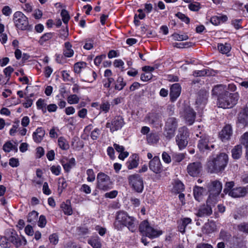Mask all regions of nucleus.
<instances>
[{
    "label": "nucleus",
    "mask_w": 248,
    "mask_h": 248,
    "mask_svg": "<svg viewBox=\"0 0 248 248\" xmlns=\"http://www.w3.org/2000/svg\"><path fill=\"white\" fill-rule=\"evenodd\" d=\"M114 227L118 230H122L124 227H126L130 231L134 232L137 228L136 219L129 216L125 211H118L116 215Z\"/></svg>",
    "instance_id": "1"
},
{
    "label": "nucleus",
    "mask_w": 248,
    "mask_h": 248,
    "mask_svg": "<svg viewBox=\"0 0 248 248\" xmlns=\"http://www.w3.org/2000/svg\"><path fill=\"white\" fill-rule=\"evenodd\" d=\"M228 156L225 153L209 156L206 167L208 171L212 173H218L223 170L228 162Z\"/></svg>",
    "instance_id": "2"
},
{
    "label": "nucleus",
    "mask_w": 248,
    "mask_h": 248,
    "mask_svg": "<svg viewBox=\"0 0 248 248\" xmlns=\"http://www.w3.org/2000/svg\"><path fill=\"white\" fill-rule=\"evenodd\" d=\"M239 98L238 93H230L226 92L217 98V105L219 108H229L233 107Z\"/></svg>",
    "instance_id": "3"
},
{
    "label": "nucleus",
    "mask_w": 248,
    "mask_h": 248,
    "mask_svg": "<svg viewBox=\"0 0 248 248\" xmlns=\"http://www.w3.org/2000/svg\"><path fill=\"white\" fill-rule=\"evenodd\" d=\"M140 233L150 238H155L162 234V231L153 228L147 220L141 222L139 227Z\"/></svg>",
    "instance_id": "4"
},
{
    "label": "nucleus",
    "mask_w": 248,
    "mask_h": 248,
    "mask_svg": "<svg viewBox=\"0 0 248 248\" xmlns=\"http://www.w3.org/2000/svg\"><path fill=\"white\" fill-rule=\"evenodd\" d=\"M222 188L221 183L217 180L213 181L209 186L210 194L207 199L208 203H216L219 198V194Z\"/></svg>",
    "instance_id": "5"
},
{
    "label": "nucleus",
    "mask_w": 248,
    "mask_h": 248,
    "mask_svg": "<svg viewBox=\"0 0 248 248\" xmlns=\"http://www.w3.org/2000/svg\"><path fill=\"white\" fill-rule=\"evenodd\" d=\"M189 132L186 127H182L179 129V133L176 137V141L179 149L185 148L188 143Z\"/></svg>",
    "instance_id": "6"
},
{
    "label": "nucleus",
    "mask_w": 248,
    "mask_h": 248,
    "mask_svg": "<svg viewBox=\"0 0 248 248\" xmlns=\"http://www.w3.org/2000/svg\"><path fill=\"white\" fill-rule=\"evenodd\" d=\"M15 26L18 29L25 30L29 25L28 18L21 12H16L13 16Z\"/></svg>",
    "instance_id": "7"
},
{
    "label": "nucleus",
    "mask_w": 248,
    "mask_h": 248,
    "mask_svg": "<svg viewBox=\"0 0 248 248\" xmlns=\"http://www.w3.org/2000/svg\"><path fill=\"white\" fill-rule=\"evenodd\" d=\"M130 185L137 192L140 193L143 189V182L141 176L137 174L131 175L128 177Z\"/></svg>",
    "instance_id": "8"
},
{
    "label": "nucleus",
    "mask_w": 248,
    "mask_h": 248,
    "mask_svg": "<svg viewBox=\"0 0 248 248\" xmlns=\"http://www.w3.org/2000/svg\"><path fill=\"white\" fill-rule=\"evenodd\" d=\"M97 187L103 190H107L111 188V182L110 177L103 172L99 173L97 175Z\"/></svg>",
    "instance_id": "9"
},
{
    "label": "nucleus",
    "mask_w": 248,
    "mask_h": 248,
    "mask_svg": "<svg viewBox=\"0 0 248 248\" xmlns=\"http://www.w3.org/2000/svg\"><path fill=\"white\" fill-rule=\"evenodd\" d=\"M177 127V122L174 117L169 118L165 126V135L169 139H170L174 135L175 131Z\"/></svg>",
    "instance_id": "10"
},
{
    "label": "nucleus",
    "mask_w": 248,
    "mask_h": 248,
    "mask_svg": "<svg viewBox=\"0 0 248 248\" xmlns=\"http://www.w3.org/2000/svg\"><path fill=\"white\" fill-rule=\"evenodd\" d=\"M124 124V119L121 116H115L111 121L106 124V127L110 129L111 132L121 129Z\"/></svg>",
    "instance_id": "11"
},
{
    "label": "nucleus",
    "mask_w": 248,
    "mask_h": 248,
    "mask_svg": "<svg viewBox=\"0 0 248 248\" xmlns=\"http://www.w3.org/2000/svg\"><path fill=\"white\" fill-rule=\"evenodd\" d=\"M202 165L199 161L189 163L186 168L188 174L192 177H197L201 173Z\"/></svg>",
    "instance_id": "12"
},
{
    "label": "nucleus",
    "mask_w": 248,
    "mask_h": 248,
    "mask_svg": "<svg viewBox=\"0 0 248 248\" xmlns=\"http://www.w3.org/2000/svg\"><path fill=\"white\" fill-rule=\"evenodd\" d=\"M198 147L201 152H205L211 150V148H214V145L209 142V137L206 135L200 136Z\"/></svg>",
    "instance_id": "13"
},
{
    "label": "nucleus",
    "mask_w": 248,
    "mask_h": 248,
    "mask_svg": "<svg viewBox=\"0 0 248 248\" xmlns=\"http://www.w3.org/2000/svg\"><path fill=\"white\" fill-rule=\"evenodd\" d=\"M149 167L150 170L156 174L160 173L163 171V167L158 156H155L150 160Z\"/></svg>",
    "instance_id": "14"
},
{
    "label": "nucleus",
    "mask_w": 248,
    "mask_h": 248,
    "mask_svg": "<svg viewBox=\"0 0 248 248\" xmlns=\"http://www.w3.org/2000/svg\"><path fill=\"white\" fill-rule=\"evenodd\" d=\"M248 192V185L246 187H236L229 192V195L233 198H240L245 196Z\"/></svg>",
    "instance_id": "15"
},
{
    "label": "nucleus",
    "mask_w": 248,
    "mask_h": 248,
    "mask_svg": "<svg viewBox=\"0 0 248 248\" xmlns=\"http://www.w3.org/2000/svg\"><path fill=\"white\" fill-rule=\"evenodd\" d=\"M196 113L190 108H186L184 112V117L187 124L191 125L195 121Z\"/></svg>",
    "instance_id": "16"
},
{
    "label": "nucleus",
    "mask_w": 248,
    "mask_h": 248,
    "mask_svg": "<svg viewBox=\"0 0 248 248\" xmlns=\"http://www.w3.org/2000/svg\"><path fill=\"white\" fill-rule=\"evenodd\" d=\"M181 92V86L178 83H175L170 88V96L171 101L173 102L179 96Z\"/></svg>",
    "instance_id": "17"
},
{
    "label": "nucleus",
    "mask_w": 248,
    "mask_h": 248,
    "mask_svg": "<svg viewBox=\"0 0 248 248\" xmlns=\"http://www.w3.org/2000/svg\"><path fill=\"white\" fill-rule=\"evenodd\" d=\"M215 204L216 203H213V202L212 203H208L207 202L206 205H203L200 207L197 213V215L200 217L210 215L212 213L211 206H214Z\"/></svg>",
    "instance_id": "18"
},
{
    "label": "nucleus",
    "mask_w": 248,
    "mask_h": 248,
    "mask_svg": "<svg viewBox=\"0 0 248 248\" xmlns=\"http://www.w3.org/2000/svg\"><path fill=\"white\" fill-rule=\"evenodd\" d=\"M232 134V127L230 125H225L219 133V137L222 141L228 140L230 139Z\"/></svg>",
    "instance_id": "19"
},
{
    "label": "nucleus",
    "mask_w": 248,
    "mask_h": 248,
    "mask_svg": "<svg viewBox=\"0 0 248 248\" xmlns=\"http://www.w3.org/2000/svg\"><path fill=\"white\" fill-rule=\"evenodd\" d=\"M228 20V17L226 15H219L213 16L210 19V22L214 25L217 26L221 23H224Z\"/></svg>",
    "instance_id": "20"
},
{
    "label": "nucleus",
    "mask_w": 248,
    "mask_h": 248,
    "mask_svg": "<svg viewBox=\"0 0 248 248\" xmlns=\"http://www.w3.org/2000/svg\"><path fill=\"white\" fill-rule=\"evenodd\" d=\"M45 132L42 127H38L35 132H33V139L35 142L37 143L40 142L44 137Z\"/></svg>",
    "instance_id": "21"
},
{
    "label": "nucleus",
    "mask_w": 248,
    "mask_h": 248,
    "mask_svg": "<svg viewBox=\"0 0 248 248\" xmlns=\"http://www.w3.org/2000/svg\"><path fill=\"white\" fill-rule=\"evenodd\" d=\"M72 45L69 42L64 43V47L63 50V54L64 56L67 58L72 57L74 54V51L72 48Z\"/></svg>",
    "instance_id": "22"
},
{
    "label": "nucleus",
    "mask_w": 248,
    "mask_h": 248,
    "mask_svg": "<svg viewBox=\"0 0 248 248\" xmlns=\"http://www.w3.org/2000/svg\"><path fill=\"white\" fill-rule=\"evenodd\" d=\"M205 192V190L202 187L195 186L193 189V194L195 199L200 201L203 196V194Z\"/></svg>",
    "instance_id": "23"
},
{
    "label": "nucleus",
    "mask_w": 248,
    "mask_h": 248,
    "mask_svg": "<svg viewBox=\"0 0 248 248\" xmlns=\"http://www.w3.org/2000/svg\"><path fill=\"white\" fill-rule=\"evenodd\" d=\"M226 91V86L223 85H217L215 86L212 89V93L214 95L219 96L223 95Z\"/></svg>",
    "instance_id": "24"
},
{
    "label": "nucleus",
    "mask_w": 248,
    "mask_h": 248,
    "mask_svg": "<svg viewBox=\"0 0 248 248\" xmlns=\"http://www.w3.org/2000/svg\"><path fill=\"white\" fill-rule=\"evenodd\" d=\"M217 230L216 223L214 221H210L205 224L203 231L206 233H210L216 231Z\"/></svg>",
    "instance_id": "25"
},
{
    "label": "nucleus",
    "mask_w": 248,
    "mask_h": 248,
    "mask_svg": "<svg viewBox=\"0 0 248 248\" xmlns=\"http://www.w3.org/2000/svg\"><path fill=\"white\" fill-rule=\"evenodd\" d=\"M62 164L64 170L66 172H69L70 170L75 166V159L74 158H71L66 162L62 161Z\"/></svg>",
    "instance_id": "26"
},
{
    "label": "nucleus",
    "mask_w": 248,
    "mask_h": 248,
    "mask_svg": "<svg viewBox=\"0 0 248 248\" xmlns=\"http://www.w3.org/2000/svg\"><path fill=\"white\" fill-rule=\"evenodd\" d=\"M87 66V63L84 62H79L75 63L74 65V71L77 74H79Z\"/></svg>",
    "instance_id": "27"
},
{
    "label": "nucleus",
    "mask_w": 248,
    "mask_h": 248,
    "mask_svg": "<svg viewBox=\"0 0 248 248\" xmlns=\"http://www.w3.org/2000/svg\"><path fill=\"white\" fill-rule=\"evenodd\" d=\"M232 156L234 159H238L242 153V147L240 145L235 146L232 150Z\"/></svg>",
    "instance_id": "28"
},
{
    "label": "nucleus",
    "mask_w": 248,
    "mask_h": 248,
    "mask_svg": "<svg viewBox=\"0 0 248 248\" xmlns=\"http://www.w3.org/2000/svg\"><path fill=\"white\" fill-rule=\"evenodd\" d=\"M59 147L63 150H67L69 148V144L67 140L63 137H60L58 140Z\"/></svg>",
    "instance_id": "29"
},
{
    "label": "nucleus",
    "mask_w": 248,
    "mask_h": 248,
    "mask_svg": "<svg viewBox=\"0 0 248 248\" xmlns=\"http://www.w3.org/2000/svg\"><path fill=\"white\" fill-rule=\"evenodd\" d=\"M238 121L240 123L244 124H248V109L244 110L243 112L240 113Z\"/></svg>",
    "instance_id": "30"
},
{
    "label": "nucleus",
    "mask_w": 248,
    "mask_h": 248,
    "mask_svg": "<svg viewBox=\"0 0 248 248\" xmlns=\"http://www.w3.org/2000/svg\"><path fill=\"white\" fill-rule=\"evenodd\" d=\"M127 167L129 169H132L136 168L138 165V161L137 159V156L136 155H133L132 157H130L129 158V160L127 163Z\"/></svg>",
    "instance_id": "31"
},
{
    "label": "nucleus",
    "mask_w": 248,
    "mask_h": 248,
    "mask_svg": "<svg viewBox=\"0 0 248 248\" xmlns=\"http://www.w3.org/2000/svg\"><path fill=\"white\" fill-rule=\"evenodd\" d=\"M217 47L219 51L222 54H227L231 49V46L229 43L219 44Z\"/></svg>",
    "instance_id": "32"
},
{
    "label": "nucleus",
    "mask_w": 248,
    "mask_h": 248,
    "mask_svg": "<svg viewBox=\"0 0 248 248\" xmlns=\"http://www.w3.org/2000/svg\"><path fill=\"white\" fill-rule=\"evenodd\" d=\"M126 85V82L124 81L123 77H119L115 82L114 88L118 91L122 90Z\"/></svg>",
    "instance_id": "33"
},
{
    "label": "nucleus",
    "mask_w": 248,
    "mask_h": 248,
    "mask_svg": "<svg viewBox=\"0 0 248 248\" xmlns=\"http://www.w3.org/2000/svg\"><path fill=\"white\" fill-rule=\"evenodd\" d=\"M88 243L93 248H101V241L98 237L92 238L88 240Z\"/></svg>",
    "instance_id": "34"
},
{
    "label": "nucleus",
    "mask_w": 248,
    "mask_h": 248,
    "mask_svg": "<svg viewBox=\"0 0 248 248\" xmlns=\"http://www.w3.org/2000/svg\"><path fill=\"white\" fill-rule=\"evenodd\" d=\"M2 148L4 151L7 153H9L12 150L15 151L16 152L18 150L17 146L13 145V143L10 141L4 143Z\"/></svg>",
    "instance_id": "35"
},
{
    "label": "nucleus",
    "mask_w": 248,
    "mask_h": 248,
    "mask_svg": "<svg viewBox=\"0 0 248 248\" xmlns=\"http://www.w3.org/2000/svg\"><path fill=\"white\" fill-rule=\"evenodd\" d=\"M138 12H139V14H136L134 16V23L136 25H139V20L138 19V18L139 19H143L145 17V14L143 11V10L140 9H138L137 11Z\"/></svg>",
    "instance_id": "36"
},
{
    "label": "nucleus",
    "mask_w": 248,
    "mask_h": 248,
    "mask_svg": "<svg viewBox=\"0 0 248 248\" xmlns=\"http://www.w3.org/2000/svg\"><path fill=\"white\" fill-rule=\"evenodd\" d=\"M79 97L76 94H71L67 97V101L68 104H77L79 101Z\"/></svg>",
    "instance_id": "37"
},
{
    "label": "nucleus",
    "mask_w": 248,
    "mask_h": 248,
    "mask_svg": "<svg viewBox=\"0 0 248 248\" xmlns=\"http://www.w3.org/2000/svg\"><path fill=\"white\" fill-rule=\"evenodd\" d=\"M61 207L62 209L64 214L67 215H72L73 211L71 206L69 204L67 203H62L61 204Z\"/></svg>",
    "instance_id": "38"
},
{
    "label": "nucleus",
    "mask_w": 248,
    "mask_h": 248,
    "mask_svg": "<svg viewBox=\"0 0 248 248\" xmlns=\"http://www.w3.org/2000/svg\"><path fill=\"white\" fill-rule=\"evenodd\" d=\"M158 120V117L155 113H149L145 117V120L147 122L153 124L156 122Z\"/></svg>",
    "instance_id": "39"
},
{
    "label": "nucleus",
    "mask_w": 248,
    "mask_h": 248,
    "mask_svg": "<svg viewBox=\"0 0 248 248\" xmlns=\"http://www.w3.org/2000/svg\"><path fill=\"white\" fill-rule=\"evenodd\" d=\"M53 36V33H51V32L46 33L40 37V38L39 40V43L41 45H42L45 42L51 39L52 38Z\"/></svg>",
    "instance_id": "40"
},
{
    "label": "nucleus",
    "mask_w": 248,
    "mask_h": 248,
    "mask_svg": "<svg viewBox=\"0 0 248 248\" xmlns=\"http://www.w3.org/2000/svg\"><path fill=\"white\" fill-rule=\"evenodd\" d=\"M48 239L50 244L56 245L59 241V235L57 233H53L49 236Z\"/></svg>",
    "instance_id": "41"
},
{
    "label": "nucleus",
    "mask_w": 248,
    "mask_h": 248,
    "mask_svg": "<svg viewBox=\"0 0 248 248\" xmlns=\"http://www.w3.org/2000/svg\"><path fill=\"white\" fill-rule=\"evenodd\" d=\"M241 142L246 148V156L248 158V133H245L242 137Z\"/></svg>",
    "instance_id": "42"
},
{
    "label": "nucleus",
    "mask_w": 248,
    "mask_h": 248,
    "mask_svg": "<svg viewBox=\"0 0 248 248\" xmlns=\"http://www.w3.org/2000/svg\"><path fill=\"white\" fill-rule=\"evenodd\" d=\"M36 106L38 109H42L44 112H46V104L45 100L42 99H39L36 102Z\"/></svg>",
    "instance_id": "43"
},
{
    "label": "nucleus",
    "mask_w": 248,
    "mask_h": 248,
    "mask_svg": "<svg viewBox=\"0 0 248 248\" xmlns=\"http://www.w3.org/2000/svg\"><path fill=\"white\" fill-rule=\"evenodd\" d=\"M174 190L177 193H180L184 189V186L180 181H176L173 186Z\"/></svg>",
    "instance_id": "44"
},
{
    "label": "nucleus",
    "mask_w": 248,
    "mask_h": 248,
    "mask_svg": "<svg viewBox=\"0 0 248 248\" xmlns=\"http://www.w3.org/2000/svg\"><path fill=\"white\" fill-rule=\"evenodd\" d=\"M86 173L88 176L87 180L88 182H92L94 181L95 175L93 169H88Z\"/></svg>",
    "instance_id": "45"
},
{
    "label": "nucleus",
    "mask_w": 248,
    "mask_h": 248,
    "mask_svg": "<svg viewBox=\"0 0 248 248\" xmlns=\"http://www.w3.org/2000/svg\"><path fill=\"white\" fill-rule=\"evenodd\" d=\"M62 79L65 81H71L74 82L73 78L71 77L69 72L66 70H63L62 72Z\"/></svg>",
    "instance_id": "46"
},
{
    "label": "nucleus",
    "mask_w": 248,
    "mask_h": 248,
    "mask_svg": "<svg viewBox=\"0 0 248 248\" xmlns=\"http://www.w3.org/2000/svg\"><path fill=\"white\" fill-rule=\"evenodd\" d=\"M50 170L53 174L58 176L60 174L62 169L59 165H53L50 168Z\"/></svg>",
    "instance_id": "47"
},
{
    "label": "nucleus",
    "mask_w": 248,
    "mask_h": 248,
    "mask_svg": "<svg viewBox=\"0 0 248 248\" xmlns=\"http://www.w3.org/2000/svg\"><path fill=\"white\" fill-rule=\"evenodd\" d=\"M61 15L64 23L67 24L69 20L70 16L68 12L65 10H62Z\"/></svg>",
    "instance_id": "48"
},
{
    "label": "nucleus",
    "mask_w": 248,
    "mask_h": 248,
    "mask_svg": "<svg viewBox=\"0 0 248 248\" xmlns=\"http://www.w3.org/2000/svg\"><path fill=\"white\" fill-rule=\"evenodd\" d=\"M45 155V150L42 147H38L35 152V156L37 158H40L42 157Z\"/></svg>",
    "instance_id": "49"
},
{
    "label": "nucleus",
    "mask_w": 248,
    "mask_h": 248,
    "mask_svg": "<svg viewBox=\"0 0 248 248\" xmlns=\"http://www.w3.org/2000/svg\"><path fill=\"white\" fill-rule=\"evenodd\" d=\"M106 57L105 54H102L96 56L94 59V63L96 66H99L102 61Z\"/></svg>",
    "instance_id": "50"
},
{
    "label": "nucleus",
    "mask_w": 248,
    "mask_h": 248,
    "mask_svg": "<svg viewBox=\"0 0 248 248\" xmlns=\"http://www.w3.org/2000/svg\"><path fill=\"white\" fill-rule=\"evenodd\" d=\"M188 8L191 11H197L200 8V4L197 2H191L188 5Z\"/></svg>",
    "instance_id": "51"
},
{
    "label": "nucleus",
    "mask_w": 248,
    "mask_h": 248,
    "mask_svg": "<svg viewBox=\"0 0 248 248\" xmlns=\"http://www.w3.org/2000/svg\"><path fill=\"white\" fill-rule=\"evenodd\" d=\"M153 78V75L151 73L145 72L142 74L140 76V79L143 81H147Z\"/></svg>",
    "instance_id": "52"
},
{
    "label": "nucleus",
    "mask_w": 248,
    "mask_h": 248,
    "mask_svg": "<svg viewBox=\"0 0 248 248\" xmlns=\"http://www.w3.org/2000/svg\"><path fill=\"white\" fill-rule=\"evenodd\" d=\"M46 223V217L43 215H41L38 221V225L41 228H44Z\"/></svg>",
    "instance_id": "53"
},
{
    "label": "nucleus",
    "mask_w": 248,
    "mask_h": 248,
    "mask_svg": "<svg viewBox=\"0 0 248 248\" xmlns=\"http://www.w3.org/2000/svg\"><path fill=\"white\" fill-rule=\"evenodd\" d=\"M184 158L185 155L183 154L182 153L174 154L172 156L173 160L177 162H181L184 159Z\"/></svg>",
    "instance_id": "54"
},
{
    "label": "nucleus",
    "mask_w": 248,
    "mask_h": 248,
    "mask_svg": "<svg viewBox=\"0 0 248 248\" xmlns=\"http://www.w3.org/2000/svg\"><path fill=\"white\" fill-rule=\"evenodd\" d=\"M16 241L18 243L17 244H14L16 247H19L23 245H25L26 243V239L22 236H18L16 239Z\"/></svg>",
    "instance_id": "55"
},
{
    "label": "nucleus",
    "mask_w": 248,
    "mask_h": 248,
    "mask_svg": "<svg viewBox=\"0 0 248 248\" xmlns=\"http://www.w3.org/2000/svg\"><path fill=\"white\" fill-rule=\"evenodd\" d=\"M69 35L67 29L61 30L59 34V37L63 40H65Z\"/></svg>",
    "instance_id": "56"
},
{
    "label": "nucleus",
    "mask_w": 248,
    "mask_h": 248,
    "mask_svg": "<svg viewBox=\"0 0 248 248\" xmlns=\"http://www.w3.org/2000/svg\"><path fill=\"white\" fill-rule=\"evenodd\" d=\"M234 185L233 182H229L226 183L225 185V188H224V192L226 193H228L230 190H231L233 188V186Z\"/></svg>",
    "instance_id": "57"
},
{
    "label": "nucleus",
    "mask_w": 248,
    "mask_h": 248,
    "mask_svg": "<svg viewBox=\"0 0 248 248\" xmlns=\"http://www.w3.org/2000/svg\"><path fill=\"white\" fill-rule=\"evenodd\" d=\"M36 176L38 178V180H34V181L36 182L37 184H40L42 183L43 180L42 178V171L40 169H37L36 172Z\"/></svg>",
    "instance_id": "58"
},
{
    "label": "nucleus",
    "mask_w": 248,
    "mask_h": 248,
    "mask_svg": "<svg viewBox=\"0 0 248 248\" xmlns=\"http://www.w3.org/2000/svg\"><path fill=\"white\" fill-rule=\"evenodd\" d=\"M238 229L241 232L248 233V223H243L239 225Z\"/></svg>",
    "instance_id": "59"
},
{
    "label": "nucleus",
    "mask_w": 248,
    "mask_h": 248,
    "mask_svg": "<svg viewBox=\"0 0 248 248\" xmlns=\"http://www.w3.org/2000/svg\"><path fill=\"white\" fill-rule=\"evenodd\" d=\"M114 66L115 67L121 68L123 69L124 68V62L121 59H116L114 61Z\"/></svg>",
    "instance_id": "60"
},
{
    "label": "nucleus",
    "mask_w": 248,
    "mask_h": 248,
    "mask_svg": "<svg viewBox=\"0 0 248 248\" xmlns=\"http://www.w3.org/2000/svg\"><path fill=\"white\" fill-rule=\"evenodd\" d=\"M110 104L108 102L103 103L100 106L101 109L105 113L108 112L110 109Z\"/></svg>",
    "instance_id": "61"
},
{
    "label": "nucleus",
    "mask_w": 248,
    "mask_h": 248,
    "mask_svg": "<svg viewBox=\"0 0 248 248\" xmlns=\"http://www.w3.org/2000/svg\"><path fill=\"white\" fill-rule=\"evenodd\" d=\"M162 158L163 161L166 163L169 164L171 162L170 156L169 155L168 153H167L165 152H164L162 153Z\"/></svg>",
    "instance_id": "62"
},
{
    "label": "nucleus",
    "mask_w": 248,
    "mask_h": 248,
    "mask_svg": "<svg viewBox=\"0 0 248 248\" xmlns=\"http://www.w3.org/2000/svg\"><path fill=\"white\" fill-rule=\"evenodd\" d=\"M59 186L62 189H65L67 186L66 181L63 177L60 178L58 181Z\"/></svg>",
    "instance_id": "63"
},
{
    "label": "nucleus",
    "mask_w": 248,
    "mask_h": 248,
    "mask_svg": "<svg viewBox=\"0 0 248 248\" xmlns=\"http://www.w3.org/2000/svg\"><path fill=\"white\" fill-rule=\"evenodd\" d=\"M9 163L12 167H17L19 164L18 159L14 157L10 159Z\"/></svg>",
    "instance_id": "64"
}]
</instances>
